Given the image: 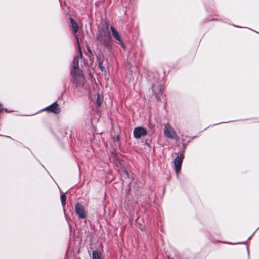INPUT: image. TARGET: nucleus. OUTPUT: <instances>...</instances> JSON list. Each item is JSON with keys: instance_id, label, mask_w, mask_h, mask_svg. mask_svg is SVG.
Returning <instances> with one entry per match:
<instances>
[{"instance_id": "f3484780", "label": "nucleus", "mask_w": 259, "mask_h": 259, "mask_svg": "<svg viewBox=\"0 0 259 259\" xmlns=\"http://www.w3.org/2000/svg\"><path fill=\"white\" fill-rule=\"evenodd\" d=\"M76 38L78 44H79L78 38L77 37H76Z\"/></svg>"}, {"instance_id": "1a4fd4ad", "label": "nucleus", "mask_w": 259, "mask_h": 259, "mask_svg": "<svg viewBox=\"0 0 259 259\" xmlns=\"http://www.w3.org/2000/svg\"><path fill=\"white\" fill-rule=\"evenodd\" d=\"M58 104L54 103L50 106L47 107L45 110L49 112H53L55 114H58L60 112V109L58 107Z\"/></svg>"}, {"instance_id": "f8f14e48", "label": "nucleus", "mask_w": 259, "mask_h": 259, "mask_svg": "<svg viewBox=\"0 0 259 259\" xmlns=\"http://www.w3.org/2000/svg\"><path fill=\"white\" fill-rule=\"evenodd\" d=\"M92 257L93 259H101V254L98 251L94 250L92 253Z\"/></svg>"}, {"instance_id": "f03ea898", "label": "nucleus", "mask_w": 259, "mask_h": 259, "mask_svg": "<svg viewBox=\"0 0 259 259\" xmlns=\"http://www.w3.org/2000/svg\"><path fill=\"white\" fill-rule=\"evenodd\" d=\"M73 76V82L77 86L82 85L85 82V78L81 70L72 71Z\"/></svg>"}, {"instance_id": "9d476101", "label": "nucleus", "mask_w": 259, "mask_h": 259, "mask_svg": "<svg viewBox=\"0 0 259 259\" xmlns=\"http://www.w3.org/2000/svg\"><path fill=\"white\" fill-rule=\"evenodd\" d=\"M111 30L112 35L114 36V37L117 41H118L123 47H124V45H123V43L122 42V41L121 40V38H120V35H119L118 32L112 26L111 27Z\"/></svg>"}, {"instance_id": "0eeeda50", "label": "nucleus", "mask_w": 259, "mask_h": 259, "mask_svg": "<svg viewBox=\"0 0 259 259\" xmlns=\"http://www.w3.org/2000/svg\"><path fill=\"white\" fill-rule=\"evenodd\" d=\"M75 212L76 214L81 218H85L86 217V213L84 207L80 203H77L75 207Z\"/></svg>"}, {"instance_id": "2eb2a0df", "label": "nucleus", "mask_w": 259, "mask_h": 259, "mask_svg": "<svg viewBox=\"0 0 259 259\" xmlns=\"http://www.w3.org/2000/svg\"><path fill=\"white\" fill-rule=\"evenodd\" d=\"M97 103L98 106H100L101 103V101L100 100V97L99 95H98V97L97 99Z\"/></svg>"}, {"instance_id": "a211bd4d", "label": "nucleus", "mask_w": 259, "mask_h": 259, "mask_svg": "<svg viewBox=\"0 0 259 259\" xmlns=\"http://www.w3.org/2000/svg\"><path fill=\"white\" fill-rule=\"evenodd\" d=\"M88 51H89V52L90 53H91V51H90V50L89 49H88Z\"/></svg>"}, {"instance_id": "39448f33", "label": "nucleus", "mask_w": 259, "mask_h": 259, "mask_svg": "<svg viewBox=\"0 0 259 259\" xmlns=\"http://www.w3.org/2000/svg\"><path fill=\"white\" fill-rule=\"evenodd\" d=\"M183 159V155L181 154L180 156H177L174 160L175 169L177 173L179 172V171L181 170Z\"/></svg>"}, {"instance_id": "20e7f679", "label": "nucleus", "mask_w": 259, "mask_h": 259, "mask_svg": "<svg viewBox=\"0 0 259 259\" xmlns=\"http://www.w3.org/2000/svg\"><path fill=\"white\" fill-rule=\"evenodd\" d=\"M152 89L153 95H154L157 100L160 101L161 100V97L163 92L161 83L159 82H155L153 85Z\"/></svg>"}, {"instance_id": "6e6552de", "label": "nucleus", "mask_w": 259, "mask_h": 259, "mask_svg": "<svg viewBox=\"0 0 259 259\" xmlns=\"http://www.w3.org/2000/svg\"><path fill=\"white\" fill-rule=\"evenodd\" d=\"M79 48V56H76L74 57L73 62H72V71H76L77 70H79L78 68V62H79V58L82 57V53L81 50V48L79 45H78Z\"/></svg>"}, {"instance_id": "6ab92c4d", "label": "nucleus", "mask_w": 259, "mask_h": 259, "mask_svg": "<svg viewBox=\"0 0 259 259\" xmlns=\"http://www.w3.org/2000/svg\"><path fill=\"white\" fill-rule=\"evenodd\" d=\"M119 139V136H117V137L116 138V139L118 140Z\"/></svg>"}, {"instance_id": "7ed1b4c3", "label": "nucleus", "mask_w": 259, "mask_h": 259, "mask_svg": "<svg viewBox=\"0 0 259 259\" xmlns=\"http://www.w3.org/2000/svg\"><path fill=\"white\" fill-rule=\"evenodd\" d=\"M164 133V135L167 138L173 139L176 141H178L179 140V137L177 135L176 132L172 127L169 125V124H167L165 125Z\"/></svg>"}, {"instance_id": "ddd939ff", "label": "nucleus", "mask_w": 259, "mask_h": 259, "mask_svg": "<svg viewBox=\"0 0 259 259\" xmlns=\"http://www.w3.org/2000/svg\"><path fill=\"white\" fill-rule=\"evenodd\" d=\"M98 64H99V66L100 70L102 71H104L105 68H104V66H103V62L101 61L100 58H99V59H98Z\"/></svg>"}, {"instance_id": "f257e3e1", "label": "nucleus", "mask_w": 259, "mask_h": 259, "mask_svg": "<svg viewBox=\"0 0 259 259\" xmlns=\"http://www.w3.org/2000/svg\"><path fill=\"white\" fill-rule=\"evenodd\" d=\"M108 28L109 26L107 23L106 24L105 29L104 28L100 29L97 35L98 40L105 45H108L111 40V36L109 32Z\"/></svg>"}, {"instance_id": "9b49d317", "label": "nucleus", "mask_w": 259, "mask_h": 259, "mask_svg": "<svg viewBox=\"0 0 259 259\" xmlns=\"http://www.w3.org/2000/svg\"><path fill=\"white\" fill-rule=\"evenodd\" d=\"M70 21L71 24V28L75 34H76L79 29V26L78 24L75 22V21L72 18H70Z\"/></svg>"}, {"instance_id": "4468645a", "label": "nucleus", "mask_w": 259, "mask_h": 259, "mask_svg": "<svg viewBox=\"0 0 259 259\" xmlns=\"http://www.w3.org/2000/svg\"><path fill=\"white\" fill-rule=\"evenodd\" d=\"M61 201L63 205L65 204L66 202V196L65 195H62L61 196Z\"/></svg>"}, {"instance_id": "423d86ee", "label": "nucleus", "mask_w": 259, "mask_h": 259, "mask_svg": "<svg viewBox=\"0 0 259 259\" xmlns=\"http://www.w3.org/2000/svg\"><path fill=\"white\" fill-rule=\"evenodd\" d=\"M147 134V130L142 127H136L133 131V134L136 138H140Z\"/></svg>"}, {"instance_id": "dca6fc26", "label": "nucleus", "mask_w": 259, "mask_h": 259, "mask_svg": "<svg viewBox=\"0 0 259 259\" xmlns=\"http://www.w3.org/2000/svg\"><path fill=\"white\" fill-rule=\"evenodd\" d=\"M3 109V106L1 104H0V112L2 111Z\"/></svg>"}]
</instances>
